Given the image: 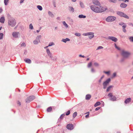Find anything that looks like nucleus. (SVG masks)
Instances as JSON below:
<instances>
[{
  "label": "nucleus",
  "mask_w": 133,
  "mask_h": 133,
  "mask_svg": "<svg viewBox=\"0 0 133 133\" xmlns=\"http://www.w3.org/2000/svg\"><path fill=\"white\" fill-rule=\"evenodd\" d=\"M37 8L40 10H42V8L41 6L38 5L37 6Z\"/></svg>",
  "instance_id": "nucleus-31"
},
{
  "label": "nucleus",
  "mask_w": 133,
  "mask_h": 133,
  "mask_svg": "<svg viewBox=\"0 0 133 133\" xmlns=\"http://www.w3.org/2000/svg\"><path fill=\"white\" fill-rule=\"evenodd\" d=\"M21 46H25V44L24 43H22L21 44Z\"/></svg>",
  "instance_id": "nucleus-43"
},
{
  "label": "nucleus",
  "mask_w": 133,
  "mask_h": 133,
  "mask_svg": "<svg viewBox=\"0 0 133 133\" xmlns=\"http://www.w3.org/2000/svg\"><path fill=\"white\" fill-rule=\"evenodd\" d=\"M121 54L122 55L124 58H127L129 55L130 54L129 52L122 50V51Z\"/></svg>",
  "instance_id": "nucleus-7"
},
{
  "label": "nucleus",
  "mask_w": 133,
  "mask_h": 133,
  "mask_svg": "<svg viewBox=\"0 0 133 133\" xmlns=\"http://www.w3.org/2000/svg\"><path fill=\"white\" fill-rule=\"evenodd\" d=\"M101 104V103L99 102H97L95 104L94 106L95 107H96L100 105Z\"/></svg>",
  "instance_id": "nucleus-28"
},
{
  "label": "nucleus",
  "mask_w": 133,
  "mask_h": 133,
  "mask_svg": "<svg viewBox=\"0 0 133 133\" xmlns=\"http://www.w3.org/2000/svg\"><path fill=\"white\" fill-rule=\"evenodd\" d=\"M3 11V9L1 8L0 7V14Z\"/></svg>",
  "instance_id": "nucleus-57"
},
{
  "label": "nucleus",
  "mask_w": 133,
  "mask_h": 133,
  "mask_svg": "<svg viewBox=\"0 0 133 133\" xmlns=\"http://www.w3.org/2000/svg\"><path fill=\"white\" fill-rule=\"evenodd\" d=\"M108 38V39H110L114 42H117L118 40L117 38L113 36H109Z\"/></svg>",
  "instance_id": "nucleus-11"
},
{
  "label": "nucleus",
  "mask_w": 133,
  "mask_h": 133,
  "mask_svg": "<svg viewBox=\"0 0 133 133\" xmlns=\"http://www.w3.org/2000/svg\"><path fill=\"white\" fill-rule=\"evenodd\" d=\"M94 65L95 66H98L99 65L98 64V63H96V62L94 64Z\"/></svg>",
  "instance_id": "nucleus-50"
},
{
  "label": "nucleus",
  "mask_w": 133,
  "mask_h": 133,
  "mask_svg": "<svg viewBox=\"0 0 133 133\" xmlns=\"http://www.w3.org/2000/svg\"><path fill=\"white\" fill-rule=\"evenodd\" d=\"M127 4L124 3H122L120 4V6L122 8H125L127 7Z\"/></svg>",
  "instance_id": "nucleus-18"
},
{
  "label": "nucleus",
  "mask_w": 133,
  "mask_h": 133,
  "mask_svg": "<svg viewBox=\"0 0 133 133\" xmlns=\"http://www.w3.org/2000/svg\"><path fill=\"white\" fill-rule=\"evenodd\" d=\"M60 18V17H58L57 18V19H59Z\"/></svg>",
  "instance_id": "nucleus-64"
},
{
  "label": "nucleus",
  "mask_w": 133,
  "mask_h": 133,
  "mask_svg": "<svg viewBox=\"0 0 133 133\" xmlns=\"http://www.w3.org/2000/svg\"><path fill=\"white\" fill-rule=\"evenodd\" d=\"M92 62H90L88 64V67H91L92 65Z\"/></svg>",
  "instance_id": "nucleus-42"
},
{
  "label": "nucleus",
  "mask_w": 133,
  "mask_h": 133,
  "mask_svg": "<svg viewBox=\"0 0 133 133\" xmlns=\"http://www.w3.org/2000/svg\"><path fill=\"white\" fill-rule=\"evenodd\" d=\"M5 21L4 17L3 16L1 17L0 19V22L2 23H4Z\"/></svg>",
  "instance_id": "nucleus-17"
},
{
  "label": "nucleus",
  "mask_w": 133,
  "mask_h": 133,
  "mask_svg": "<svg viewBox=\"0 0 133 133\" xmlns=\"http://www.w3.org/2000/svg\"><path fill=\"white\" fill-rule=\"evenodd\" d=\"M113 86L112 85L110 86L107 88L106 90V91L107 92H108L110 90L111 88H113Z\"/></svg>",
  "instance_id": "nucleus-22"
},
{
  "label": "nucleus",
  "mask_w": 133,
  "mask_h": 133,
  "mask_svg": "<svg viewBox=\"0 0 133 133\" xmlns=\"http://www.w3.org/2000/svg\"><path fill=\"white\" fill-rule=\"evenodd\" d=\"M70 41V39L68 38H66V39H62V41L65 43H66L67 41Z\"/></svg>",
  "instance_id": "nucleus-21"
},
{
  "label": "nucleus",
  "mask_w": 133,
  "mask_h": 133,
  "mask_svg": "<svg viewBox=\"0 0 133 133\" xmlns=\"http://www.w3.org/2000/svg\"><path fill=\"white\" fill-rule=\"evenodd\" d=\"M90 8L94 12L96 13L102 12L104 11L107 9L106 7H102L100 6H96L95 5H91Z\"/></svg>",
  "instance_id": "nucleus-1"
},
{
  "label": "nucleus",
  "mask_w": 133,
  "mask_h": 133,
  "mask_svg": "<svg viewBox=\"0 0 133 133\" xmlns=\"http://www.w3.org/2000/svg\"><path fill=\"white\" fill-rule=\"evenodd\" d=\"M83 35L85 36L90 35L88 37L90 39H91L94 37V33L92 32H89L84 33L83 34Z\"/></svg>",
  "instance_id": "nucleus-4"
},
{
  "label": "nucleus",
  "mask_w": 133,
  "mask_h": 133,
  "mask_svg": "<svg viewBox=\"0 0 133 133\" xmlns=\"http://www.w3.org/2000/svg\"><path fill=\"white\" fill-rule=\"evenodd\" d=\"M41 29V28H40V29L39 30H37L36 31L37 32H38V33L40 31V30Z\"/></svg>",
  "instance_id": "nucleus-59"
},
{
  "label": "nucleus",
  "mask_w": 133,
  "mask_h": 133,
  "mask_svg": "<svg viewBox=\"0 0 133 133\" xmlns=\"http://www.w3.org/2000/svg\"><path fill=\"white\" fill-rule=\"evenodd\" d=\"M102 79H100L99 80V82L100 83L101 82Z\"/></svg>",
  "instance_id": "nucleus-62"
},
{
  "label": "nucleus",
  "mask_w": 133,
  "mask_h": 133,
  "mask_svg": "<svg viewBox=\"0 0 133 133\" xmlns=\"http://www.w3.org/2000/svg\"><path fill=\"white\" fill-rule=\"evenodd\" d=\"M24 61L25 62L28 63H31V61L29 59L26 58L24 59Z\"/></svg>",
  "instance_id": "nucleus-20"
},
{
  "label": "nucleus",
  "mask_w": 133,
  "mask_h": 133,
  "mask_svg": "<svg viewBox=\"0 0 133 133\" xmlns=\"http://www.w3.org/2000/svg\"><path fill=\"white\" fill-rule=\"evenodd\" d=\"M52 110V108L51 107H48L47 109V111L48 112H51Z\"/></svg>",
  "instance_id": "nucleus-25"
},
{
  "label": "nucleus",
  "mask_w": 133,
  "mask_h": 133,
  "mask_svg": "<svg viewBox=\"0 0 133 133\" xmlns=\"http://www.w3.org/2000/svg\"><path fill=\"white\" fill-rule=\"evenodd\" d=\"M80 5L83 8L84 7V5L82 2H80Z\"/></svg>",
  "instance_id": "nucleus-39"
},
{
  "label": "nucleus",
  "mask_w": 133,
  "mask_h": 133,
  "mask_svg": "<svg viewBox=\"0 0 133 133\" xmlns=\"http://www.w3.org/2000/svg\"><path fill=\"white\" fill-rule=\"evenodd\" d=\"M70 114V111L68 110L67 112H65V114L66 116L69 115Z\"/></svg>",
  "instance_id": "nucleus-34"
},
{
  "label": "nucleus",
  "mask_w": 133,
  "mask_h": 133,
  "mask_svg": "<svg viewBox=\"0 0 133 133\" xmlns=\"http://www.w3.org/2000/svg\"><path fill=\"white\" fill-rule=\"evenodd\" d=\"M9 0H4V3L5 5H7L8 4V2Z\"/></svg>",
  "instance_id": "nucleus-36"
},
{
  "label": "nucleus",
  "mask_w": 133,
  "mask_h": 133,
  "mask_svg": "<svg viewBox=\"0 0 133 133\" xmlns=\"http://www.w3.org/2000/svg\"><path fill=\"white\" fill-rule=\"evenodd\" d=\"M124 23L123 22H121L119 23V24L121 25H124Z\"/></svg>",
  "instance_id": "nucleus-54"
},
{
  "label": "nucleus",
  "mask_w": 133,
  "mask_h": 133,
  "mask_svg": "<svg viewBox=\"0 0 133 133\" xmlns=\"http://www.w3.org/2000/svg\"><path fill=\"white\" fill-rule=\"evenodd\" d=\"M46 52L48 56L52 59V54L50 52L49 50V49H47L46 50Z\"/></svg>",
  "instance_id": "nucleus-13"
},
{
  "label": "nucleus",
  "mask_w": 133,
  "mask_h": 133,
  "mask_svg": "<svg viewBox=\"0 0 133 133\" xmlns=\"http://www.w3.org/2000/svg\"><path fill=\"white\" fill-rule=\"evenodd\" d=\"M41 35L38 36L36 38V40L40 42V40L41 39Z\"/></svg>",
  "instance_id": "nucleus-23"
},
{
  "label": "nucleus",
  "mask_w": 133,
  "mask_h": 133,
  "mask_svg": "<svg viewBox=\"0 0 133 133\" xmlns=\"http://www.w3.org/2000/svg\"><path fill=\"white\" fill-rule=\"evenodd\" d=\"M8 24L11 27L14 26L16 24V22L15 19L13 18L9 19L8 20Z\"/></svg>",
  "instance_id": "nucleus-2"
},
{
  "label": "nucleus",
  "mask_w": 133,
  "mask_h": 133,
  "mask_svg": "<svg viewBox=\"0 0 133 133\" xmlns=\"http://www.w3.org/2000/svg\"><path fill=\"white\" fill-rule=\"evenodd\" d=\"M69 10L72 12H73L74 11V9L71 6L69 7Z\"/></svg>",
  "instance_id": "nucleus-24"
},
{
  "label": "nucleus",
  "mask_w": 133,
  "mask_h": 133,
  "mask_svg": "<svg viewBox=\"0 0 133 133\" xmlns=\"http://www.w3.org/2000/svg\"><path fill=\"white\" fill-rule=\"evenodd\" d=\"M116 76V73H113L112 76V78H114Z\"/></svg>",
  "instance_id": "nucleus-51"
},
{
  "label": "nucleus",
  "mask_w": 133,
  "mask_h": 133,
  "mask_svg": "<svg viewBox=\"0 0 133 133\" xmlns=\"http://www.w3.org/2000/svg\"><path fill=\"white\" fill-rule=\"evenodd\" d=\"M110 2L114 3H115L116 2V0H109Z\"/></svg>",
  "instance_id": "nucleus-46"
},
{
  "label": "nucleus",
  "mask_w": 133,
  "mask_h": 133,
  "mask_svg": "<svg viewBox=\"0 0 133 133\" xmlns=\"http://www.w3.org/2000/svg\"><path fill=\"white\" fill-rule=\"evenodd\" d=\"M103 48V47L102 46H99L97 48V50Z\"/></svg>",
  "instance_id": "nucleus-48"
},
{
  "label": "nucleus",
  "mask_w": 133,
  "mask_h": 133,
  "mask_svg": "<svg viewBox=\"0 0 133 133\" xmlns=\"http://www.w3.org/2000/svg\"><path fill=\"white\" fill-rule=\"evenodd\" d=\"M75 35L77 36H81V34H80L78 33H76L75 34Z\"/></svg>",
  "instance_id": "nucleus-38"
},
{
  "label": "nucleus",
  "mask_w": 133,
  "mask_h": 133,
  "mask_svg": "<svg viewBox=\"0 0 133 133\" xmlns=\"http://www.w3.org/2000/svg\"><path fill=\"white\" fill-rule=\"evenodd\" d=\"M33 26L32 24H31L29 25V28L31 29H33Z\"/></svg>",
  "instance_id": "nucleus-41"
},
{
  "label": "nucleus",
  "mask_w": 133,
  "mask_h": 133,
  "mask_svg": "<svg viewBox=\"0 0 133 133\" xmlns=\"http://www.w3.org/2000/svg\"><path fill=\"white\" fill-rule=\"evenodd\" d=\"M17 104L19 106L20 105H21V103L19 101H17Z\"/></svg>",
  "instance_id": "nucleus-53"
},
{
  "label": "nucleus",
  "mask_w": 133,
  "mask_h": 133,
  "mask_svg": "<svg viewBox=\"0 0 133 133\" xmlns=\"http://www.w3.org/2000/svg\"><path fill=\"white\" fill-rule=\"evenodd\" d=\"M120 1H122L123 2H128L129 0H119Z\"/></svg>",
  "instance_id": "nucleus-49"
},
{
  "label": "nucleus",
  "mask_w": 133,
  "mask_h": 133,
  "mask_svg": "<svg viewBox=\"0 0 133 133\" xmlns=\"http://www.w3.org/2000/svg\"><path fill=\"white\" fill-rule=\"evenodd\" d=\"M111 79L110 78H109L106 80L103 83V88L105 89L107 87V85L108 84L109 82H110Z\"/></svg>",
  "instance_id": "nucleus-9"
},
{
  "label": "nucleus",
  "mask_w": 133,
  "mask_h": 133,
  "mask_svg": "<svg viewBox=\"0 0 133 133\" xmlns=\"http://www.w3.org/2000/svg\"><path fill=\"white\" fill-rule=\"evenodd\" d=\"M92 3L94 4L97 6H99L100 5V2L97 0H93Z\"/></svg>",
  "instance_id": "nucleus-14"
},
{
  "label": "nucleus",
  "mask_w": 133,
  "mask_h": 133,
  "mask_svg": "<svg viewBox=\"0 0 133 133\" xmlns=\"http://www.w3.org/2000/svg\"><path fill=\"white\" fill-rule=\"evenodd\" d=\"M19 33L17 32H14L12 33V35L14 37L17 38H18V35Z\"/></svg>",
  "instance_id": "nucleus-12"
},
{
  "label": "nucleus",
  "mask_w": 133,
  "mask_h": 133,
  "mask_svg": "<svg viewBox=\"0 0 133 133\" xmlns=\"http://www.w3.org/2000/svg\"><path fill=\"white\" fill-rule=\"evenodd\" d=\"M48 14L50 16H51L52 17L54 16V15L50 11H48Z\"/></svg>",
  "instance_id": "nucleus-29"
},
{
  "label": "nucleus",
  "mask_w": 133,
  "mask_h": 133,
  "mask_svg": "<svg viewBox=\"0 0 133 133\" xmlns=\"http://www.w3.org/2000/svg\"><path fill=\"white\" fill-rule=\"evenodd\" d=\"M88 114L87 115H86L85 116V117L86 118H88L89 117V112H87L86 113H85V114Z\"/></svg>",
  "instance_id": "nucleus-47"
},
{
  "label": "nucleus",
  "mask_w": 133,
  "mask_h": 133,
  "mask_svg": "<svg viewBox=\"0 0 133 133\" xmlns=\"http://www.w3.org/2000/svg\"><path fill=\"white\" fill-rule=\"evenodd\" d=\"M73 2H75L76 0H71Z\"/></svg>",
  "instance_id": "nucleus-63"
},
{
  "label": "nucleus",
  "mask_w": 133,
  "mask_h": 133,
  "mask_svg": "<svg viewBox=\"0 0 133 133\" xmlns=\"http://www.w3.org/2000/svg\"><path fill=\"white\" fill-rule=\"evenodd\" d=\"M25 0H21V1H20V3H22Z\"/></svg>",
  "instance_id": "nucleus-58"
},
{
  "label": "nucleus",
  "mask_w": 133,
  "mask_h": 133,
  "mask_svg": "<svg viewBox=\"0 0 133 133\" xmlns=\"http://www.w3.org/2000/svg\"><path fill=\"white\" fill-rule=\"evenodd\" d=\"M39 42L38 41L36 40L33 41V43L35 44H37L39 43Z\"/></svg>",
  "instance_id": "nucleus-33"
},
{
  "label": "nucleus",
  "mask_w": 133,
  "mask_h": 133,
  "mask_svg": "<svg viewBox=\"0 0 133 133\" xmlns=\"http://www.w3.org/2000/svg\"><path fill=\"white\" fill-rule=\"evenodd\" d=\"M54 43L53 42H51L49 44V45H48V46H51L52 45H54Z\"/></svg>",
  "instance_id": "nucleus-37"
},
{
  "label": "nucleus",
  "mask_w": 133,
  "mask_h": 133,
  "mask_svg": "<svg viewBox=\"0 0 133 133\" xmlns=\"http://www.w3.org/2000/svg\"><path fill=\"white\" fill-rule=\"evenodd\" d=\"M78 17L79 18H86V16H85L84 15H79Z\"/></svg>",
  "instance_id": "nucleus-26"
},
{
  "label": "nucleus",
  "mask_w": 133,
  "mask_h": 133,
  "mask_svg": "<svg viewBox=\"0 0 133 133\" xmlns=\"http://www.w3.org/2000/svg\"><path fill=\"white\" fill-rule=\"evenodd\" d=\"M66 128L69 130H72L74 128V125L72 124H68L66 125Z\"/></svg>",
  "instance_id": "nucleus-10"
},
{
  "label": "nucleus",
  "mask_w": 133,
  "mask_h": 133,
  "mask_svg": "<svg viewBox=\"0 0 133 133\" xmlns=\"http://www.w3.org/2000/svg\"><path fill=\"white\" fill-rule=\"evenodd\" d=\"M104 77V75H103V76L101 77V79H103V77Z\"/></svg>",
  "instance_id": "nucleus-60"
},
{
  "label": "nucleus",
  "mask_w": 133,
  "mask_h": 133,
  "mask_svg": "<svg viewBox=\"0 0 133 133\" xmlns=\"http://www.w3.org/2000/svg\"><path fill=\"white\" fill-rule=\"evenodd\" d=\"M129 39L130 40V41L133 42V37H129Z\"/></svg>",
  "instance_id": "nucleus-40"
},
{
  "label": "nucleus",
  "mask_w": 133,
  "mask_h": 133,
  "mask_svg": "<svg viewBox=\"0 0 133 133\" xmlns=\"http://www.w3.org/2000/svg\"><path fill=\"white\" fill-rule=\"evenodd\" d=\"M35 98V97L34 96H31L28 97L25 100L26 103H29L32 101Z\"/></svg>",
  "instance_id": "nucleus-8"
},
{
  "label": "nucleus",
  "mask_w": 133,
  "mask_h": 133,
  "mask_svg": "<svg viewBox=\"0 0 133 133\" xmlns=\"http://www.w3.org/2000/svg\"><path fill=\"white\" fill-rule=\"evenodd\" d=\"M77 113L76 112H74L73 114V117L74 118H75V117L77 116Z\"/></svg>",
  "instance_id": "nucleus-30"
},
{
  "label": "nucleus",
  "mask_w": 133,
  "mask_h": 133,
  "mask_svg": "<svg viewBox=\"0 0 133 133\" xmlns=\"http://www.w3.org/2000/svg\"><path fill=\"white\" fill-rule=\"evenodd\" d=\"M115 48L117 49L118 50H120V48L119 47L117 46V45H116V44H115Z\"/></svg>",
  "instance_id": "nucleus-45"
},
{
  "label": "nucleus",
  "mask_w": 133,
  "mask_h": 133,
  "mask_svg": "<svg viewBox=\"0 0 133 133\" xmlns=\"http://www.w3.org/2000/svg\"><path fill=\"white\" fill-rule=\"evenodd\" d=\"M116 19L115 17L114 16H110L108 17L106 19L107 21L108 22H112L115 21Z\"/></svg>",
  "instance_id": "nucleus-6"
},
{
  "label": "nucleus",
  "mask_w": 133,
  "mask_h": 133,
  "mask_svg": "<svg viewBox=\"0 0 133 133\" xmlns=\"http://www.w3.org/2000/svg\"><path fill=\"white\" fill-rule=\"evenodd\" d=\"M131 98H128L125 100L124 101V103L125 104H127L129 103L130 102H131Z\"/></svg>",
  "instance_id": "nucleus-15"
},
{
  "label": "nucleus",
  "mask_w": 133,
  "mask_h": 133,
  "mask_svg": "<svg viewBox=\"0 0 133 133\" xmlns=\"http://www.w3.org/2000/svg\"><path fill=\"white\" fill-rule=\"evenodd\" d=\"M49 46H48V45L47 46H46L45 47H44V48L45 49H46V48H48V47H49Z\"/></svg>",
  "instance_id": "nucleus-61"
},
{
  "label": "nucleus",
  "mask_w": 133,
  "mask_h": 133,
  "mask_svg": "<svg viewBox=\"0 0 133 133\" xmlns=\"http://www.w3.org/2000/svg\"><path fill=\"white\" fill-rule=\"evenodd\" d=\"M63 24L66 28L68 27V25H67V24L66 23L65 21H63Z\"/></svg>",
  "instance_id": "nucleus-32"
},
{
  "label": "nucleus",
  "mask_w": 133,
  "mask_h": 133,
  "mask_svg": "<svg viewBox=\"0 0 133 133\" xmlns=\"http://www.w3.org/2000/svg\"><path fill=\"white\" fill-rule=\"evenodd\" d=\"M3 34L2 33H0V39H3Z\"/></svg>",
  "instance_id": "nucleus-35"
},
{
  "label": "nucleus",
  "mask_w": 133,
  "mask_h": 133,
  "mask_svg": "<svg viewBox=\"0 0 133 133\" xmlns=\"http://www.w3.org/2000/svg\"><path fill=\"white\" fill-rule=\"evenodd\" d=\"M117 14L119 16L121 17H124L127 19H129V17L125 14L122 12L117 11Z\"/></svg>",
  "instance_id": "nucleus-5"
},
{
  "label": "nucleus",
  "mask_w": 133,
  "mask_h": 133,
  "mask_svg": "<svg viewBox=\"0 0 133 133\" xmlns=\"http://www.w3.org/2000/svg\"><path fill=\"white\" fill-rule=\"evenodd\" d=\"M100 108V107H98L97 108H96L95 109V110L96 111H97L98 110H99Z\"/></svg>",
  "instance_id": "nucleus-55"
},
{
  "label": "nucleus",
  "mask_w": 133,
  "mask_h": 133,
  "mask_svg": "<svg viewBox=\"0 0 133 133\" xmlns=\"http://www.w3.org/2000/svg\"><path fill=\"white\" fill-rule=\"evenodd\" d=\"M65 116V115L64 114H62L58 119V122H60L61 121V120L63 119Z\"/></svg>",
  "instance_id": "nucleus-16"
},
{
  "label": "nucleus",
  "mask_w": 133,
  "mask_h": 133,
  "mask_svg": "<svg viewBox=\"0 0 133 133\" xmlns=\"http://www.w3.org/2000/svg\"><path fill=\"white\" fill-rule=\"evenodd\" d=\"M79 56L80 57H82L83 58H84L85 57V56L83 55H79Z\"/></svg>",
  "instance_id": "nucleus-56"
},
{
  "label": "nucleus",
  "mask_w": 133,
  "mask_h": 133,
  "mask_svg": "<svg viewBox=\"0 0 133 133\" xmlns=\"http://www.w3.org/2000/svg\"><path fill=\"white\" fill-rule=\"evenodd\" d=\"M103 72L105 73V74H106L108 75H109L110 74V72L109 71H104Z\"/></svg>",
  "instance_id": "nucleus-44"
},
{
  "label": "nucleus",
  "mask_w": 133,
  "mask_h": 133,
  "mask_svg": "<svg viewBox=\"0 0 133 133\" xmlns=\"http://www.w3.org/2000/svg\"><path fill=\"white\" fill-rule=\"evenodd\" d=\"M91 71L92 72H95V70L94 68H92L91 69Z\"/></svg>",
  "instance_id": "nucleus-52"
},
{
  "label": "nucleus",
  "mask_w": 133,
  "mask_h": 133,
  "mask_svg": "<svg viewBox=\"0 0 133 133\" xmlns=\"http://www.w3.org/2000/svg\"><path fill=\"white\" fill-rule=\"evenodd\" d=\"M126 26L125 25H123L122 26L123 31L125 32H126V30L125 29Z\"/></svg>",
  "instance_id": "nucleus-27"
},
{
  "label": "nucleus",
  "mask_w": 133,
  "mask_h": 133,
  "mask_svg": "<svg viewBox=\"0 0 133 133\" xmlns=\"http://www.w3.org/2000/svg\"><path fill=\"white\" fill-rule=\"evenodd\" d=\"M91 96L90 95H87L85 97V99L86 100H89L91 98Z\"/></svg>",
  "instance_id": "nucleus-19"
},
{
  "label": "nucleus",
  "mask_w": 133,
  "mask_h": 133,
  "mask_svg": "<svg viewBox=\"0 0 133 133\" xmlns=\"http://www.w3.org/2000/svg\"><path fill=\"white\" fill-rule=\"evenodd\" d=\"M108 96L110 98V99L113 101H116L117 98L115 96L113 95V93L112 92H110L108 94Z\"/></svg>",
  "instance_id": "nucleus-3"
}]
</instances>
